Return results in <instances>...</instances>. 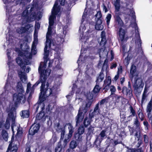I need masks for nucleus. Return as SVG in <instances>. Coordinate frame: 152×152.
<instances>
[{
  "mask_svg": "<svg viewBox=\"0 0 152 152\" xmlns=\"http://www.w3.org/2000/svg\"><path fill=\"white\" fill-rule=\"evenodd\" d=\"M105 32H104V31H102L101 33V38H103V37L105 38Z\"/></svg>",
  "mask_w": 152,
  "mask_h": 152,
  "instance_id": "60",
  "label": "nucleus"
},
{
  "mask_svg": "<svg viewBox=\"0 0 152 152\" xmlns=\"http://www.w3.org/2000/svg\"><path fill=\"white\" fill-rule=\"evenodd\" d=\"M64 133L65 131L64 129L62 130H61V139H63L64 136Z\"/></svg>",
  "mask_w": 152,
  "mask_h": 152,
  "instance_id": "53",
  "label": "nucleus"
},
{
  "mask_svg": "<svg viewBox=\"0 0 152 152\" xmlns=\"http://www.w3.org/2000/svg\"><path fill=\"white\" fill-rule=\"evenodd\" d=\"M41 74V73H40ZM41 83V75H40V79H39V80L37 81L32 87L31 88V85L30 83H28L27 85V89L26 90V93L28 94V92L30 91H31V93L30 94H29V96L28 98V100H30L31 98V93L33 92L34 88L37 86L40 83Z\"/></svg>",
  "mask_w": 152,
  "mask_h": 152,
  "instance_id": "11",
  "label": "nucleus"
},
{
  "mask_svg": "<svg viewBox=\"0 0 152 152\" xmlns=\"http://www.w3.org/2000/svg\"><path fill=\"white\" fill-rule=\"evenodd\" d=\"M84 113L82 110V108H80L78 114L76 117V125L77 126L82 121L84 117Z\"/></svg>",
  "mask_w": 152,
  "mask_h": 152,
  "instance_id": "14",
  "label": "nucleus"
},
{
  "mask_svg": "<svg viewBox=\"0 0 152 152\" xmlns=\"http://www.w3.org/2000/svg\"><path fill=\"white\" fill-rule=\"evenodd\" d=\"M28 12L27 10H26L23 12L22 14L21 19L20 20V21H22L21 23V25H23L24 23L29 21L28 19Z\"/></svg>",
  "mask_w": 152,
  "mask_h": 152,
  "instance_id": "18",
  "label": "nucleus"
},
{
  "mask_svg": "<svg viewBox=\"0 0 152 152\" xmlns=\"http://www.w3.org/2000/svg\"><path fill=\"white\" fill-rule=\"evenodd\" d=\"M20 114L21 117L23 118H27L29 115V112L27 110H22Z\"/></svg>",
  "mask_w": 152,
  "mask_h": 152,
  "instance_id": "29",
  "label": "nucleus"
},
{
  "mask_svg": "<svg viewBox=\"0 0 152 152\" xmlns=\"http://www.w3.org/2000/svg\"><path fill=\"white\" fill-rule=\"evenodd\" d=\"M16 118L15 115L14 113L11 112L8 114V117L6 121V124L5 125V127L6 129H8L10 126V121H12V129L13 133L16 131L17 133L16 135V138L18 140V138L20 137L22 135L23 132L22 128L20 127L19 124H16L14 123L15 119Z\"/></svg>",
  "mask_w": 152,
  "mask_h": 152,
  "instance_id": "4",
  "label": "nucleus"
},
{
  "mask_svg": "<svg viewBox=\"0 0 152 152\" xmlns=\"http://www.w3.org/2000/svg\"><path fill=\"white\" fill-rule=\"evenodd\" d=\"M77 89V90L76 91V93L77 94V95H76V97L75 99L76 101L80 100V101H81L82 100V98L77 97L78 96H79L78 94H79V93L80 92V91L81 89L78 88V89Z\"/></svg>",
  "mask_w": 152,
  "mask_h": 152,
  "instance_id": "42",
  "label": "nucleus"
},
{
  "mask_svg": "<svg viewBox=\"0 0 152 152\" xmlns=\"http://www.w3.org/2000/svg\"><path fill=\"white\" fill-rule=\"evenodd\" d=\"M7 41L9 43H13L14 41V37L9 35V37Z\"/></svg>",
  "mask_w": 152,
  "mask_h": 152,
  "instance_id": "46",
  "label": "nucleus"
},
{
  "mask_svg": "<svg viewBox=\"0 0 152 152\" xmlns=\"http://www.w3.org/2000/svg\"><path fill=\"white\" fill-rule=\"evenodd\" d=\"M145 94H146L143 93L142 98V101H144L146 97Z\"/></svg>",
  "mask_w": 152,
  "mask_h": 152,
  "instance_id": "64",
  "label": "nucleus"
},
{
  "mask_svg": "<svg viewBox=\"0 0 152 152\" xmlns=\"http://www.w3.org/2000/svg\"><path fill=\"white\" fill-rule=\"evenodd\" d=\"M139 73L136 71V66L134 64L132 65L130 70V77L132 80L133 77H137Z\"/></svg>",
  "mask_w": 152,
  "mask_h": 152,
  "instance_id": "16",
  "label": "nucleus"
},
{
  "mask_svg": "<svg viewBox=\"0 0 152 152\" xmlns=\"http://www.w3.org/2000/svg\"><path fill=\"white\" fill-rule=\"evenodd\" d=\"M129 59L128 57L126 58L124 61V63L127 66L129 63Z\"/></svg>",
  "mask_w": 152,
  "mask_h": 152,
  "instance_id": "47",
  "label": "nucleus"
},
{
  "mask_svg": "<svg viewBox=\"0 0 152 152\" xmlns=\"http://www.w3.org/2000/svg\"><path fill=\"white\" fill-rule=\"evenodd\" d=\"M152 107V102H150L148 103L147 107V111L148 113V115L149 116L151 115V112Z\"/></svg>",
  "mask_w": 152,
  "mask_h": 152,
  "instance_id": "32",
  "label": "nucleus"
},
{
  "mask_svg": "<svg viewBox=\"0 0 152 152\" xmlns=\"http://www.w3.org/2000/svg\"><path fill=\"white\" fill-rule=\"evenodd\" d=\"M131 92L130 88H127L126 87H124L122 90L123 93H126V94H128Z\"/></svg>",
  "mask_w": 152,
  "mask_h": 152,
  "instance_id": "37",
  "label": "nucleus"
},
{
  "mask_svg": "<svg viewBox=\"0 0 152 152\" xmlns=\"http://www.w3.org/2000/svg\"><path fill=\"white\" fill-rule=\"evenodd\" d=\"M58 3L56 2L52 10V14L49 18V26L48 31L46 34V41L44 48V61L40 63L39 68V71L41 73L42 77L44 76V79L45 77L49 76L50 75L51 70L48 68L46 69L47 64H48V67H50V62L48 57L49 54L48 51L47 50L48 48L55 50L58 51V45L54 43L53 40H51V30L53 29V26L54 22V19L56 18V16L59 12L60 8L59 6L57 7Z\"/></svg>",
  "mask_w": 152,
  "mask_h": 152,
  "instance_id": "1",
  "label": "nucleus"
},
{
  "mask_svg": "<svg viewBox=\"0 0 152 152\" xmlns=\"http://www.w3.org/2000/svg\"><path fill=\"white\" fill-rule=\"evenodd\" d=\"M104 76L103 74H100L98 76L96 81L97 82H101L102 81L104 78Z\"/></svg>",
  "mask_w": 152,
  "mask_h": 152,
  "instance_id": "40",
  "label": "nucleus"
},
{
  "mask_svg": "<svg viewBox=\"0 0 152 152\" xmlns=\"http://www.w3.org/2000/svg\"><path fill=\"white\" fill-rule=\"evenodd\" d=\"M134 78L133 87L136 90H142L144 86V83L143 82L142 78L139 76Z\"/></svg>",
  "mask_w": 152,
  "mask_h": 152,
  "instance_id": "8",
  "label": "nucleus"
},
{
  "mask_svg": "<svg viewBox=\"0 0 152 152\" xmlns=\"http://www.w3.org/2000/svg\"><path fill=\"white\" fill-rule=\"evenodd\" d=\"M84 128L83 126L82 125L80 126L78 130V133L79 135L83 134L84 132Z\"/></svg>",
  "mask_w": 152,
  "mask_h": 152,
  "instance_id": "33",
  "label": "nucleus"
},
{
  "mask_svg": "<svg viewBox=\"0 0 152 152\" xmlns=\"http://www.w3.org/2000/svg\"><path fill=\"white\" fill-rule=\"evenodd\" d=\"M28 28L30 29L29 32L32 31L33 30V26L31 25H28L27 26L26 28L23 27H18L16 31L19 34H22L28 31V30L27 29Z\"/></svg>",
  "mask_w": 152,
  "mask_h": 152,
  "instance_id": "15",
  "label": "nucleus"
},
{
  "mask_svg": "<svg viewBox=\"0 0 152 152\" xmlns=\"http://www.w3.org/2000/svg\"><path fill=\"white\" fill-rule=\"evenodd\" d=\"M55 63L56 65V67L59 69L60 67V65L61 64V59L60 57H58L57 58H55Z\"/></svg>",
  "mask_w": 152,
  "mask_h": 152,
  "instance_id": "31",
  "label": "nucleus"
},
{
  "mask_svg": "<svg viewBox=\"0 0 152 152\" xmlns=\"http://www.w3.org/2000/svg\"><path fill=\"white\" fill-rule=\"evenodd\" d=\"M115 26L116 27H120L118 32V39L122 43L126 42L128 39V36L126 32L122 27L123 26L124 23L120 18L117 16L115 18Z\"/></svg>",
  "mask_w": 152,
  "mask_h": 152,
  "instance_id": "6",
  "label": "nucleus"
},
{
  "mask_svg": "<svg viewBox=\"0 0 152 152\" xmlns=\"http://www.w3.org/2000/svg\"><path fill=\"white\" fill-rule=\"evenodd\" d=\"M131 112L132 113L133 116H134L135 115V112L133 107L131 106L130 107Z\"/></svg>",
  "mask_w": 152,
  "mask_h": 152,
  "instance_id": "51",
  "label": "nucleus"
},
{
  "mask_svg": "<svg viewBox=\"0 0 152 152\" xmlns=\"http://www.w3.org/2000/svg\"><path fill=\"white\" fill-rule=\"evenodd\" d=\"M117 66V64H113L110 66V69H113L114 68H115Z\"/></svg>",
  "mask_w": 152,
  "mask_h": 152,
  "instance_id": "62",
  "label": "nucleus"
},
{
  "mask_svg": "<svg viewBox=\"0 0 152 152\" xmlns=\"http://www.w3.org/2000/svg\"><path fill=\"white\" fill-rule=\"evenodd\" d=\"M102 23L101 19H99L97 20L95 26V27L97 30H101L103 28V26L101 24Z\"/></svg>",
  "mask_w": 152,
  "mask_h": 152,
  "instance_id": "25",
  "label": "nucleus"
},
{
  "mask_svg": "<svg viewBox=\"0 0 152 152\" xmlns=\"http://www.w3.org/2000/svg\"><path fill=\"white\" fill-rule=\"evenodd\" d=\"M61 150L59 146H58L55 148V152H59Z\"/></svg>",
  "mask_w": 152,
  "mask_h": 152,
  "instance_id": "56",
  "label": "nucleus"
},
{
  "mask_svg": "<svg viewBox=\"0 0 152 152\" xmlns=\"http://www.w3.org/2000/svg\"><path fill=\"white\" fill-rule=\"evenodd\" d=\"M114 5L116 11L117 12L118 11L120 7V2L115 1L114 3Z\"/></svg>",
  "mask_w": 152,
  "mask_h": 152,
  "instance_id": "36",
  "label": "nucleus"
},
{
  "mask_svg": "<svg viewBox=\"0 0 152 152\" xmlns=\"http://www.w3.org/2000/svg\"><path fill=\"white\" fill-rule=\"evenodd\" d=\"M36 118L38 120H41L42 121H45L46 116H45L44 113L42 111L40 113L37 115Z\"/></svg>",
  "mask_w": 152,
  "mask_h": 152,
  "instance_id": "26",
  "label": "nucleus"
},
{
  "mask_svg": "<svg viewBox=\"0 0 152 152\" xmlns=\"http://www.w3.org/2000/svg\"><path fill=\"white\" fill-rule=\"evenodd\" d=\"M38 34L37 33H34V41L33 42V44L32 45V52H33V50H34L35 51V53H36V51L35 50L36 46L37 44L38 39L37 38Z\"/></svg>",
  "mask_w": 152,
  "mask_h": 152,
  "instance_id": "22",
  "label": "nucleus"
},
{
  "mask_svg": "<svg viewBox=\"0 0 152 152\" xmlns=\"http://www.w3.org/2000/svg\"><path fill=\"white\" fill-rule=\"evenodd\" d=\"M85 51L84 49L82 48L81 49V53L80 56L79 58L77 61L78 67H79L82 63H83L84 61V59H82V57L84 56L83 52Z\"/></svg>",
  "mask_w": 152,
  "mask_h": 152,
  "instance_id": "27",
  "label": "nucleus"
},
{
  "mask_svg": "<svg viewBox=\"0 0 152 152\" xmlns=\"http://www.w3.org/2000/svg\"><path fill=\"white\" fill-rule=\"evenodd\" d=\"M106 132V131L105 130H102V131L100 133V134L99 135L100 137L103 138L105 136V132Z\"/></svg>",
  "mask_w": 152,
  "mask_h": 152,
  "instance_id": "48",
  "label": "nucleus"
},
{
  "mask_svg": "<svg viewBox=\"0 0 152 152\" xmlns=\"http://www.w3.org/2000/svg\"><path fill=\"white\" fill-rule=\"evenodd\" d=\"M71 138H69V136H68V138L67 139H66L64 140V144L65 145H66L67 144V142L69 141L70 139Z\"/></svg>",
  "mask_w": 152,
  "mask_h": 152,
  "instance_id": "57",
  "label": "nucleus"
},
{
  "mask_svg": "<svg viewBox=\"0 0 152 152\" xmlns=\"http://www.w3.org/2000/svg\"><path fill=\"white\" fill-rule=\"evenodd\" d=\"M134 37L132 39L133 41H135V43L137 45L139 50L141 51V53L143 52L142 48H140L141 44V41L140 39V34L138 31L137 29L135 30V33L134 34Z\"/></svg>",
  "mask_w": 152,
  "mask_h": 152,
  "instance_id": "10",
  "label": "nucleus"
},
{
  "mask_svg": "<svg viewBox=\"0 0 152 152\" xmlns=\"http://www.w3.org/2000/svg\"><path fill=\"white\" fill-rule=\"evenodd\" d=\"M65 128H67L69 130L68 136L69 138H71L73 132L74 128L72 125L70 123L66 124L64 126Z\"/></svg>",
  "mask_w": 152,
  "mask_h": 152,
  "instance_id": "23",
  "label": "nucleus"
},
{
  "mask_svg": "<svg viewBox=\"0 0 152 152\" xmlns=\"http://www.w3.org/2000/svg\"><path fill=\"white\" fill-rule=\"evenodd\" d=\"M101 88L98 85H96L94 88L93 91L95 93H98L99 92Z\"/></svg>",
  "mask_w": 152,
  "mask_h": 152,
  "instance_id": "39",
  "label": "nucleus"
},
{
  "mask_svg": "<svg viewBox=\"0 0 152 152\" xmlns=\"http://www.w3.org/2000/svg\"><path fill=\"white\" fill-rule=\"evenodd\" d=\"M121 51H122L123 53H126V52L127 50H126V48L125 46L123 45L122 46Z\"/></svg>",
  "mask_w": 152,
  "mask_h": 152,
  "instance_id": "52",
  "label": "nucleus"
},
{
  "mask_svg": "<svg viewBox=\"0 0 152 152\" xmlns=\"http://www.w3.org/2000/svg\"><path fill=\"white\" fill-rule=\"evenodd\" d=\"M57 140V137L55 135H53L51 140V142L54 143Z\"/></svg>",
  "mask_w": 152,
  "mask_h": 152,
  "instance_id": "49",
  "label": "nucleus"
},
{
  "mask_svg": "<svg viewBox=\"0 0 152 152\" xmlns=\"http://www.w3.org/2000/svg\"><path fill=\"white\" fill-rule=\"evenodd\" d=\"M29 48H27L25 51H21L19 49H16V52L18 53V57L16 58V62L19 65L21 69L18 72V75L21 81L23 83L26 82L27 77L24 72L25 71V65H28L30 63V60L31 59L32 55L36 54L37 52V49L36 46L35 50L36 51L35 53L34 50L32 52L31 49V54L28 52Z\"/></svg>",
  "mask_w": 152,
  "mask_h": 152,
  "instance_id": "2",
  "label": "nucleus"
},
{
  "mask_svg": "<svg viewBox=\"0 0 152 152\" xmlns=\"http://www.w3.org/2000/svg\"><path fill=\"white\" fill-rule=\"evenodd\" d=\"M106 42V38L104 37L101 38V39L100 44L101 45L104 46Z\"/></svg>",
  "mask_w": 152,
  "mask_h": 152,
  "instance_id": "44",
  "label": "nucleus"
},
{
  "mask_svg": "<svg viewBox=\"0 0 152 152\" xmlns=\"http://www.w3.org/2000/svg\"><path fill=\"white\" fill-rule=\"evenodd\" d=\"M87 12H86V10H85L82 16V23H81L79 30V32L80 33L79 39L81 42H84L85 43L88 39V36L86 37L84 36L83 34V32L86 29V27L83 23L85 20V18Z\"/></svg>",
  "mask_w": 152,
  "mask_h": 152,
  "instance_id": "7",
  "label": "nucleus"
},
{
  "mask_svg": "<svg viewBox=\"0 0 152 152\" xmlns=\"http://www.w3.org/2000/svg\"><path fill=\"white\" fill-rule=\"evenodd\" d=\"M108 54V51L107 50H106L105 49L104 50V48H102L99 51V57H105L107 56Z\"/></svg>",
  "mask_w": 152,
  "mask_h": 152,
  "instance_id": "28",
  "label": "nucleus"
},
{
  "mask_svg": "<svg viewBox=\"0 0 152 152\" xmlns=\"http://www.w3.org/2000/svg\"><path fill=\"white\" fill-rule=\"evenodd\" d=\"M25 152H32L31 150L29 147H27L26 148Z\"/></svg>",
  "mask_w": 152,
  "mask_h": 152,
  "instance_id": "59",
  "label": "nucleus"
},
{
  "mask_svg": "<svg viewBox=\"0 0 152 152\" xmlns=\"http://www.w3.org/2000/svg\"><path fill=\"white\" fill-rule=\"evenodd\" d=\"M6 7L7 12L9 13V12H10L12 11L11 10V7H7V6Z\"/></svg>",
  "mask_w": 152,
  "mask_h": 152,
  "instance_id": "58",
  "label": "nucleus"
},
{
  "mask_svg": "<svg viewBox=\"0 0 152 152\" xmlns=\"http://www.w3.org/2000/svg\"><path fill=\"white\" fill-rule=\"evenodd\" d=\"M35 29L34 33L38 34V30L40 28V24L39 23H36L35 24Z\"/></svg>",
  "mask_w": 152,
  "mask_h": 152,
  "instance_id": "41",
  "label": "nucleus"
},
{
  "mask_svg": "<svg viewBox=\"0 0 152 152\" xmlns=\"http://www.w3.org/2000/svg\"><path fill=\"white\" fill-rule=\"evenodd\" d=\"M91 121V118H90V117L89 118L86 117L85 119L83 122V124L85 127H86L89 125Z\"/></svg>",
  "mask_w": 152,
  "mask_h": 152,
  "instance_id": "30",
  "label": "nucleus"
},
{
  "mask_svg": "<svg viewBox=\"0 0 152 152\" xmlns=\"http://www.w3.org/2000/svg\"><path fill=\"white\" fill-rule=\"evenodd\" d=\"M111 83V78L110 77H107L104 81L103 89L107 91L109 89V86Z\"/></svg>",
  "mask_w": 152,
  "mask_h": 152,
  "instance_id": "19",
  "label": "nucleus"
},
{
  "mask_svg": "<svg viewBox=\"0 0 152 152\" xmlns=\"http://www.w3.org/2000/svg\"><path fill=\"white\" fill-rule=\"evenodd\" d=\"M144 141L145 143H147L148 142V137L145 135H144Z\"/></svg>",
  "mask_w": 152,
  "mask_h": 152,
  "instance_id": "55",
  "label": "nucleus"
},
{
  "mask_svg": "<svg viewBox=\"0 0 152 152\" xmlns=\"http://www.w3.org/2000/svg\"><path fill=\"white\" fill-rule=\"evenodd\" d=\"M16 90L18 93H15L13 95V100L15 105L20 103H24L27 99L28 94L25 93L23 88L20 82L18 83L16 86Z\"/></svg>",
  "mask_w": 152,
  "mask_h": 152,
  "instance_id": "5",
  "label": "nucleus"
},
{
  "mask_svg": "<svg viewBox=\"0 0 152 152\" xmlns=\"http://www.w3.org/2000/svg\"><path fill=\"white\" fill-rule=\"evenodd\" d=\"M127 12L128 13L126 14L125 15V18L127 20L131 19L133 21H135L136 18V17L135 15V12L134 10L132 9H127Z\"/></svg>",
  "mask_w": 152,
  "mask_h": 152,
  "instance_id": "12",
  "label": "nucleus"
},
{
  "mask_svg": "<svg viewBox=\"0 0 152 152\" xmlns=\"http://www.w3.org/2000/svg\"><path fill=\"white\" fill-rule=\"evenodd\" d=\"M122 72V67L121 66H120L118 68V70L117 72V74H120Z\"/></svg>",
  "mask_w": 152,
  "mask_h": 152,
  "instance_id": "50",
  "label": "nucleus"
},
{
  "mask_svg": "<svg viewBox=\"0 0 152 152\" xmlns=\"http://www.w3.org/2000/svg\"><path fill=\"white\" fill-rule=\"evenodd\" d=\"M111 15L110 14H108L107 15L106 18V20L108 26L109 25V24L110 22L111 19Z\"/></svg>",
  "mask_w": 152,
  "mask_h": 152,
  "instance_id": "38",
  "label": "nucleus"
},
{
  "mask_svg": "<svg viewBox=\"0 0 152 152\" xmlns=\"http://www.w3.org/2000/svg\"><path fill=\"white\" fill-rule=\"evenodd\" d=\"M93 96H91L90 99H88L87 100L86 103L85 104H84L82 105L80 108H82V110L84 113L87 112L88 108H89L92 102Z\"/></svg>",
  "mask_w": 152,
  "mask_h": 152,
  "instance_id": "13",
  "label": "nucleus"
},
{
  "mask_svg": "<svg viewBox=\"0 0 152 152\" xmlns=\"http://www.w3.org/2000/svg\"><path fill=\"white\" fill-rule=\"evenodd\" d=\"M95 16L96 21L99 19H101L102 15L101 12H97V14L95 15Z\"/></svg>",
  "mask_w": 152,
  "mask_h": 152,
  "instance_id": "43",
  "label": "nucleus"
},
{
  "mask_svg": "<svg viewBox=\"0 0 152 152\" xmlns=\"http://www.w3.org/2000/svg\"><path fill=\"white\" fill-rule=\"evenodd\" d=\"M110 90L111 92V94H113L115 91L116 88L113 86H111L110 87Z\"/></svg>",
  "mask_w": 152,
  "mask_h": 152,
  "instance_id": "45",
  "label": "nucleus"
},
{
  "mask_svg": "<svg viewBox=\"0 0 152 152\" xmlns=\"http://www.w3.org/2000/svg\"><path fill=\"white\" fill-rule=\"evenodd\" d=\"M2 136L3 138L5 141H7L8 140V134L5 130H3L2 132Z\"/></svg>",
  "mask_w": 152,
  "mask_h": 152,
  "instance_id": "34",
  "label": "nucleus"
},
{
  "mask_svg": "<svg viewBox=\"0 0 152 152\" xmlns=\"http://www.w3.org/2000/svg\"><path fill=\"white\" fill-rule=\"evenodd\" d=\"M14 137H12L11 138V141L9 144L7 150V152H9L10 150H11L12 152H17L18 149L17 145H16L15 146H14L12 148V140H14Z\"/></svg>",
  "mask_w": 152,
  "mask_h": 152,
  "instance_id": "24",
  "label": "nucleus"
},
{
  "mask_svg": "<svg viewBox=\"0 0 152 152\" xmlns=\"http://www.w3.org/2000/svg\"><path fill=\"white\" fill-rule=\"evenodd\" d=\"M15 81L12 78V75L10 73L8 74V77L6 80V83L4 86V89L6 90L9 91L13 88L15 84Z\"/></svg>",
  "mask_w": 152,
  "mask_h": 152,
  "instance_id": "9",
  "label": "nucleus"
},
{
  "mask_svg": "<svg viewBox=\"0 0 152 152\" xmlns=\"http://www.w3.org/2000/svg\"><path fill=\"white\" fill-rule=\"evenodd\" d=\"M119 74H117V75L115 76L114 77V79L115 80H116L118 79L119 77Z\"/></svg>",
  "mask_w": 152,
  "mask_h": 152,
  "instance_id": "63",
  "label": "nucleus"
},
{
  "mask_svg": "<svg viewBox=\"0 0 152 152\" xmlns=\"http://www.w3.org/2000/svg\"><path fill=\"white\" fill-rule=\"evenodd\" d=\"M39 124H34L31 127L29 130V134L30 135H33L37 133L39 128Z\"/></svg>",
  "mask_w": 152,
  "mask_h": 152,
  "instance_id": "17",
  "label": "nucleus"
},
{
  "mask_svg": "<svg viewBox=\"0 0 152 152\" xmlns=\"http://www.w3.org/2000/svg\"><path fill=\"white\" fill-rule=\"evenodd\" d=\"M48 76L45 77V79H44V76L42 77L41 75V81L42 85L41 86V92L39 96V99L40 103L37 108V110L40 108L42 111L44 109L45 104L43 102L46 99V98L50 95L53 96H55L58 93L59 91V86L61 83L60 79H56L55 81V84L51 89H47L46 90L44 89L45 87V82L47 77Z\"/></svg>",
  "mask_w": 152,
  "mask_h": 152,
  "instance_id": "3",
  "label": "nucleus"
},
{
  "mask_svg": "<svg viewBox=\"0 0 152 152\" xmlns=\"http://www.w3.org/2000/svg\"><path fill=\"white\" fill-rule=\"evenodd\" d=\"M99 104H97L94 108L93 112H91V111L89 114V117L91 119L94 117V116L98 115L99 113Z\"/></svg>",
  "mask_w": 152,
  "mask_h": 152,
  "instance_id": "20",
  "label": "nucleus"
},
{
  "mask_svg": "<svg viewBox=\"0 0 152 152\" xmlns=\"http://www.w3.org/2000/svg\"><path fill=\"white\" fill-rule=\"evenodd\" d=\"M103 10L105 12H106L108 11L107 9V8L104 5H103Z\"/></svg>",
  "mask_w": 152,
  "mask_h": 152,
  "instance_id": "61",
  "label": "nucleus"
},
{
  "mask_svg": "<svg viewBox=\"0 0 152 152\" xmlns=\"http://www.w3.org/2000/svg\"><path fill=\"white\" fill-rule=\"evenodd\" d=\"M57 1H59L61 5H64L65 4V0H57Z\"/></svg>",
  "mask_w": 152,
  "mask_h": 152,
  "instance_id": "54",
  "label": "nucleus"
},
{
  "mask_svg": "<svg viewBox=\"0 0 152 152\" xmlns=\"http://www.w3.org/2000/svg\"><path fill=\"white\" fill-rule=\"evenodd\" d=\"M77 145L76 141H72L70 144V148L73 149L75 148Z\"/></svg>",
  "mask_w": 152,
  "mask_h": 152,
  "instance_id": "35",
  "label": "nucleus"
},
{
  "mask_svg": "<svg viewBox=\"0 0 152 152\" xmlns=\"http://www.w3.org/2000/svg\"><path fill=\"white\" fill-rule=\"evenodd\" d=\"M12 51V50L11 49H9L7 50V54L8 58L7 64L9 67H10L13 65V63H12L13 61L10 56V53Z\"/></svg>",
  "mask_w": 152,
  "mask_h": 152,
  "instance_id": "21",
  "label": "nucleus"
}]
</instances>
